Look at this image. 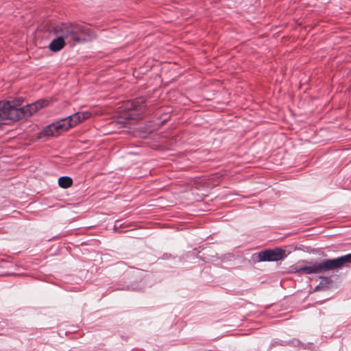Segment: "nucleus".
<instances>
[{"label":"nucleus","instance_id":"1","mask_svg":"<svg viewBox=\"0 0 351 351\" xmlns=\"http://www.w3.org/2000/svg\"><path fill=\"white\" fill-rule=\"evenodd\" d=\"M56 35H61L67 44L74 46L92 40L96 37L94 32L86 27L73 23H62L53 28Z\"/></svg>","mask_w":351,"mask_h":351},{"label":"nucleus","instance_id":"2","mask_svg":"<svg viewBox=\"0 0 351 351\" xmlns=\"http://www.w3.org/2000/svg\"><path fill=\"white\" fill-rule=\"evenodd\" d=\"M23 99L19 97L12 101H3L5 109L10 111L12 109L16 110L19 114V119L25 117H29L34 113L36 112L38 110L47 106L49 105V101L45 99H39L36 102L27 104L25 106L21 107L23 103Z\"/></svg>","mask_w":351,"mask_h":351},{"label":"nucleus","instance_id":"3","mask_svg":"<svg viewBox=\"0 0 351 351\" xmlns=\"http://www.w3.org/2000/svg\"><path fill=\"white\" fill-rule=\"evenodd\" d=\"M339 269L336 258L326 259L319 263L311 265L298 267L295 269L298 273L306 274H319L324 271Z\"/></svg>","mask_w":351,"mask_h":351},{"label":"nucleus","instance_id":"4","mask_svg":"<svg viewBox=\"0 0 351 351\" xmlns=\"http://www.w3.org/2000/svg\"><path fill=\"white\" fill-rule=\"evenodd\" d=\"M69 128H71V125L68 124L66 118H64L46 126L41 132L40 135L53 136L68 130Z\"/></svg>","mask_w":351,"mask_h":351},{"label":"nucleus","instance_id":"5","mask_svg":"<svg viewBox=\"0 0 351 351\" xmlns=\"http://www.w3.org/2000/svg\"><path fill=\"white\" fill-rule=\"evenodd\" d=\"M285 256V250L278 247L261 251L258 254L260 261H278L283 259Z\"/></svg>","mask_w":351,"mask_h":351},{"label":"nucleus","instance_id":"6","mask_svg":"<svg viewBox=\"0 0 351 351\" xmlns=\"http://www.w3.org/2000/svg\"><path fill=\"white\" fill-rule=\"evenodd\" d=\"M3 101H0V125H9L13 121L19 120V113L16 110L8 111L5 109Z\"/></svg>","mask_w":351,"mask_h":351},{"label":"nucleus","instance_id":"7","mask_svg":"<svg viewBox=\"0 0 351 351\" xmlns=\"http://www.w3.org/2000/svg\"><path fill=\"white\" fill-rule=\"evenodd\" d=\"M138 103V101L126 103L125 108L130 111L125 117L126 119H136V117L143 112L142 106Z\"/></svg>","mask_w":351,"mask_h":351},{"label":"nucleus","instance_id":"8","mask_svg":"<svg viewBox=\"0 0 351 351\" xmlns=\"http://www.w3.org/2000/svg\"><path fill=\"white\" fill-rule=\"evenodd\" d=\"M80 115L84 117V119H86L91 116V113L88 111L79 112L66 117V120L68 124L71 125V128L74 127L79 123Z\"/></svg>","mask_w":351,"mask_h":351},{"label":"nucleus","instance_id":"9","mask_svg":"<svg viewBox=\"0 0 351 351\" xmlns=\"http://www.w3.org/2000/svg\"><path fill=\"white\" fill-rule=\"evenodd\" d=\"M57 38L53 39L49 44L51 51L56 52L61 50L67 43L61 35H56Z\"/></svg>","mask_w":351,"mask_h":351},{"label":"nucleus","instance_id":"10","mask_svg":"<svg viewBox=\"0 0 351 351\" xmlns=\"http://www.w3.org/2000/svg\"><path fill=\"white\" fill-rule=\"evenodd\" d=\"M73 184V180L68 176H62L58 179V184L61 188L67 189Z\"/></svg>","mask_w":351,"mask_h":351},{"label":"nucleus","instance_id":"11","mask_svg":"<svg viewBox=\"0 0 351 351\" xmlns=\"http://www.w3.org/2000/svg\"><path fill=\"white\" fill-rule=\"evenodd\" d=\"M339 268H341L348 263H351V253L336 258Z\"/></svg>","mask_w":351,"mask_h":351},{"label":"nucleus","instance_id":"12","mask_svg":"<svg viewBox=\"0 0 351 351\" xmlns=\"http://www.w3.org/2000/svg\"><path fill=\"white\" fill-rule=\"evenodd\" d=\"M84 120H85V119H84V117H83V116H80V117H79V123H80L81 121H84Z\"/></svg>","mask_w":351,"mask_h":351}]
</instances>
